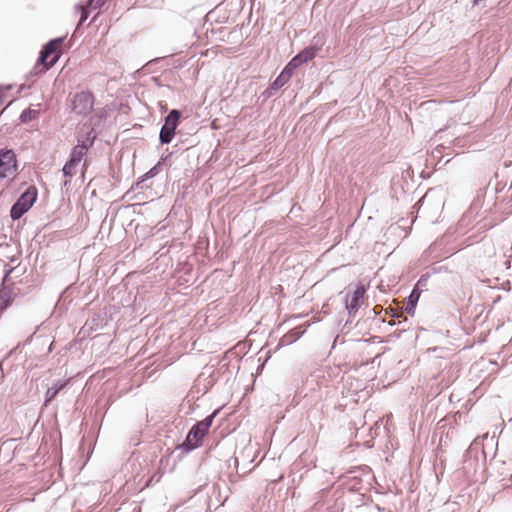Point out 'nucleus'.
I'll use <instances>...</instances> for the list:
<instances>
[{
	"label": "nucleus",
	"mask_w": 512,
	"mask_h": 512,
	"mask_svg": "<svg viewBox=\"0 0 512 512\" xmlns=\"http://www.w3.org/2000/svg\"><path fill=\"white\" fill-rule=\"evenodd\" d=\"M63 38H55L49 41L41 50L34 70L37 73H44L49 70L62 55Z\"/></svg>",
	"instance_id": "f257e3e1"
},
{
	"label": "nucleus",
	"mask_w": 512,
	"mask_h": 512,
	"mask_svg": "<svg viewBox=\"0 0 512 512\" xmlns=\"http://www.w3.org/2000/svg\"><path fill=\"white\" fill-rule=\"evenodd\" d=\"M215 413L207 416L204 420L196 423L188 432L183 444L186 450L190 451L202 445V440L208 433L214 419Z\"/></svg>",
	"instance_id": "f03ea898"
},
{
	"label": "nucleus",
	"mask_w": 512,
	"mask_h": 512,
	"mask_svg": "<svg viewBox=\"0 0 512 512\" xmlns=\"http://www.w3.org/2000/svg\"><path fill=\"white\" fill-rule=\"evenodd\" d=\"M37 198L35 187H29L11 208V218L17 220L23 216L33 205Z\"/></svg>",
	"instance_id": "7ed1b4c3"
},
{
	"label": "nucleus",
	"mask_w": 512,
	"mask_h": 512,
	"mask_svg": "<svg viewBox=\"0 0 512 512\" xmlns=\"http://www.w3.org/2000/svg\"><path fill=\"white\" fill-rule=\"evenodd\" d=\"M94 106V95L89 91L77 92L71 98V110L78 115H88Z\"/></svg>",
	"instance_id": "20e7f679"
},
{
	"label": "nucleus",
	"mask_w": 512,
	"mask_h": 512,
	"mask_svg": "<svg viewBox=\"0 0 512 512\" xmlns=\"http://www.w3.org/2000/svg\"><path fill=\"white\" fill-rule=\"evenodd\" d=\"M17 174V160L13 150L0 152V178L13 179Z\"/></svg>",
	"instance_id": "39448f33"
},
{
	"label": "nucleus",
	"mask_w": 512,
	"mask_h": 512,
	"mask_svg": "<svg viewBox=\"0 0 512 512\" xmlns=\"http://www.w3.org/2000/svg\"><path fill=\"white\" fill-rule=\"evenodd\" d=\"M181 114L178 110L173 109L165 118V123L160 131V141L163 144H168L172 141L175 130L178 126Z\"/></svg>",
	"instance_id": "423d86ee"
},
{
	"label": "nucleus",
	"mask_w": 512,
	"mask_h": 512,
	"mask_svg": "<svg viewBox=\"0 0 512 512\" xmlns=\"http://www.w3.org/2000/svg\"><path fill=\"white\" fill-rule=\"evenodd\" d=\"M364 294L365 288L363 286H358L354 290L351 299L347 301V309L349 310L350 313L356 312L358 310V308L361 305Z\"/></svg>",
	"instance_id": "0eeeda50"
},
{
	"label": "nucleus",
	"mask_w": 512,
	"mask_h": 512,
	"mask_svg": "<svg viewBox=\"0 0 512 512\" xmlns=\"http://www.w3.org/2000/svg\"><path fill=\"white\" fill-rule=\"evenodd\" d=\"M92 142L83 141L81 144H77L70 155V159H72V162L80 163L84 155L87 153L90 145Z\"/></svg>",
	"instance_id": "6e6552de"
},
{
	"label": "nucleus",
	"mask_w": 512,
	"mask_h": 512,
	"mask_svg": "<svg viewBox=\"0 0 512 512\" xmlns=\"http://www.w3.org/2000/svg\"><path fill=\"white\" fill-rule=\"evenodd\" d=\"M316 53H317V48L307 47L304 50H302L300 53H298L292 59L296 62V65L300 66L303 63H306V62L312 60L316 56Z\"/></svg>",
	"instance_id": "1a4fd4ad"
},
{
	"label": "nucleus",
	"mask_w": 512,
	"mask_h": 512,
	"mask_svg": "<svg viewBox=\"0 0 512 512\" xmlns=\"http://www.w3.org/2000/svg\"><path fill=\"white\" fill-rule=\"evenodd\" d=\"M65 385H66V383H62L60 385H55V386L49 388L45 394V404L51 402L56 397V395L59 393V391L65 387Z\"/></svg>",
	"instance_id": "9d476101"
},
{
	"label": "nucleus",
	"mask_w": 512,
	"mask_h": 512,
	"mask_svg": "<svg viewBox=\"0 0 512 512\" xmlns=\"http://www.w3.org/2000/svg\"><path fill=\"white\" fill-rule=\"evenodd\" d=\"M299 66L296 65V62L291 59V61L286 65V67L281 72V78H285V81H288L291 76L293 75L295 69H297Z\"/></svg>",
	"instance_id": "9b49d317"
},
{
	"label": "nucleus",
	"mask_w": 512,
	"mask_h": 512,
	"mask_svg": "<svg viewBox=\"0 0 512 512\" xmlns=\"http://www.w3.org/2000/svg\"><path fill=\"white\" fill-rule=\"evenodd\" d=\"M11 302L10 292L6 288L0 289V309H6Z\"/></svg>",
	"instance_id": "f8f14e48"
},
{
	"label": "nucleus",
	"mask_w": 512,
	"mask_h": 512,
	"mask_svg": "<svg viewBox=\"0 0 512 512\" xmlns=\"http://www.w3.org/2000/svg\"><path fill=\"white\" fill-rule=\"evenodd\" d=\"M39 116V110L26 109L21 113L20 119L22 122H29Z\"/></svg>",
	"instance_id": "ddd939ff"
},
{
	"label": "nucleus",
	"mask_w": 512,
	"mask_h": 512,
	"mask_svg": "<svg viewBox=\"0 0 512 512\" xmlns=\"http://www.w3.org/2000/svg\"><path fill=\"white\" fill-rule=\"evenodd\" d=\"M78 164L79 163L77 162H72V159H69V161L66 162V164L63 167V173L65 174V176L72 177L73 175H75Z\"/></svg>",
	"instance_id": "4468645a"
},
{
	"label": "nucleus",
	"mask_w": 512,
	"mask_h": 512,
	"mask_svg": "<svg viewBox=\"0 0 512 512\" xmlns=\"http://www.w3.org/2000/svg\"><path fill=\"white\" fill-rule=\"evenodd\" d=\"M304 333V331H299L297 328L296 329H293L291 330L287 335H285V339L288 341V342H291V341H295L297 340L302 334Z\"/></svg>",
	"instance_id": "2eb2a0df"
},
{
	"label": "nucleus",
	"mask_w": 512,
	"mask_h": 512,
	"mask_svg": "<svg viewBox=\"0 0 512 512\" xmlns=\"http://www.w3.org/2000/svg\"><path fill=\"white\" fill-rule=\"evenodd\" d=\"M81 19H80V23L84 22L87 18H88V8L87 7H81Z\"/></svg>",
	"instance_id": "dca6fc26"
},
{
	"label": "nucleus",
	"mask_w": 512,
	"mask_h": 512,
	"mask_svg": "<svg viewBox=\"0 0 512 512\" xmlns=\"http://www.w3.org/2000/svg\"><path fill=\"white\" fill-rule=\"evenodd\" d=\"M287 81H285V78H281V74L278 76V78L276 79L275 81V84L276 85H280L282 86L284 83H286Z\"/></svg>",
	"instance_id": "f3484780"
},
{
	"label": "nucleus",
	"mask_w": 512,
	"mask_h": 512,
	"mask_svg": "<svg viewBox=\"0 0 512 512\" xmlns=\"http://www.w3.org/2000/svg\"><path fill=\"white\" fill-rule=\"evenodd\" d=\"M100 1H101V0H90V2H89V7H94V8H96V7H97V5H99V2H100Z\"/></svg>",
	"instance_id": "a211bd4d"
}]
</instances>
